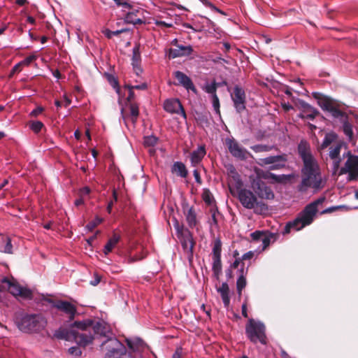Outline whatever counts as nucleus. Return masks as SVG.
<instances>
[{
    "instance_id": "nucleus-35",
    "label": "nucleus",
    "mask_w": 358,
    "mask_h": 358,
    "mask_svg": "<svg viewBox=\"0 0 358 358\" xmlns=\"http://www.w3.org/2000/svg\"><path fill=\"white\" fill-rule=\"evenodd\" d=\"M343 131L350 141L353 138V131L352 124L348 121V118H343Z\"/></svg>"
},
{
    "instance_id": "nucleus-64",
    "label": "nucleus",
    "mask_w": 358,
    "mask_h": 358,
    "mask_svg": "<svg viewBox=\"0 0 358 358\" xmlns=\"http://www.w3.org/2000/svg\"><path fill=\"white\" fill-rule=\"evenodd\" d=\"M182 349L181 348H177L172 358H182Z\"/></svg>"
},
{
    "instance_id": "nucleus-20",
    "label": "nucleus",
    "mask_w": 358,
    "mask_h": 358,
    "mask_svg": "<svg viewBox=\"0 0 358 358\" xmlns=\"http://www.w3.org/2000/svg\"><path fill=\"white\" fill-rule=\"evenodd\" d=\"M164 109L169 113L180 114L186 118V113L184 108L178 99H166L164 103Z\"/></svg>"
},
{
    "instance_id": "nucleus-58",
    "label": "nucleus",
    "mask_w": 358,
    "mask_h": 358,
    "mask_svg": "<svg viewBox=\"0 0 358 358\" xmlns=\"http://www.w3.org/2000/svg\"><path fill=\"white\" fill-rule=\"evenodd\" d=\"M133 90H129V95L126 99L125 103H135L134 101V100L135 99V94Z\"/></svg>"
},
{
    "instance_id": "nucleus-6",
    "label": "nucleus",
    "mask_w": 358,
    "mask_h": 358,
    "mask_svg": "<svg viewBox=\"0 0 358 358\" xmlns=\"http://www.w3.org/2000/svg\"><path fill=\"white\" fill-rule=\"evenodd\" d=\"M238 197L242 206L247 209H253L255 214L262 215L268 210V206L262 201H257L254 193L246 189L238 188Z\"/></svg>"
},
{
    "instance_id": "nucleus-36",
    "label": "nucleus",
    "mask_w": 358,
    "mask_h": 358,
    "mask_svg": "<svg viewBox=\"0 0 358 358\" xmlns=\"http://www.w3.org/2000/svg\"><path fill=\"white\" fill-rule=\"evenodd\" d=\"M129 31L130 29L128 28H123L116 31H110L108 29H105L102 30V33L109 39L111 38L113 36H117L122 33H129Z\"/></svg>"
},
{
    "instance_id": "nucleus-50",
    "label": "nucleus",
    "mask_w": 358,
    "mask_h": 358,
    "mask_svg": "<svg viewBox=\"0 0 358 358\" xmlns=\"http://www.w3.org/2000/svg\"><path fill=\"white\" fill-rule=\"evenodd\" d=\"M204 90L206 93L212 94V96H214V94H217V86L215 85V81L214 80L211 84L206 85Z\"/></svg>"
},
{
    "instance_id": "nucleus-7",
    "label": "nucleus",
    "mask_w": 358,
    "mask_h": 358,
    "mask_svg": "<svg viewBox=\"0 0 358 358\" xmlns=\"http://www.w3.org/2000/svg\"><path fill=\"white\" fill-rule=\"evenodd\" d=\"M245 335L250 341L254 344L258 342L262 345L267 344L266 326L261 321L255 320L253 318L249 319L245 324Z\"/></svg>"
},
{
    "instance_id": "nucleus-33",
    "label": "nucleus",
    "mask_w": 358,
    "mask_h": 358,
    "mask_svg": "<svg viewBox=\"0 0 358 358\" xmlns=\"http://www.w3.org/2000/svg\"><path fill=\"white\" fill-rule=\"evenodd\" d=\"M338 138V136L336 134H335L334 132H330V133H327L325 136H324V138L322 141V143L321 145V148L322 149H324L326 148H327L328 146H329L332 143H334V141H336V140Z\"/></svg>"
},
{
    "instance_id": "nucleus-40",
    "label": "nucleus",
    "mask_w": 358,
    "mask_h": 358,
    "mask_svg": "<svg viewBox=\"0 0 358 358\" xmlns=\"http://www.w3.org/2000/svg\"><path fill=\"white\" fill-rule=\"evenodd\" d=\"M270 178H272L273 180H274L277 182L282 183L285 181L289 180L292 178V175H285V174L275 175L274 173H271Z\"/></svg>"
},
{
    "instance_id": "nucleus-37",
    "label": "nucleus",
    "mask_w": 358,
    "mask_h": 358,
    "mask_svg": "<svg viewBox=\"0 0 358 358\" xmlns=\"http://www.w3.org/2000/svg\"><path fill=\"white\" fill-rule=\"evenodd\" d=\"M303 113L306 115V119H309L310 120H313L317 116L320 115L319 110L311 105H309V106L306 108Z\"/></svg>"
},
{
    "instance_id": "nucleus-63",
    "label": "nucleus",
    "mask_w": 358,
    "mask_h": 358,
    "mask_svg": "<svg viewBox=\"0 0 358 358\" xmlns=\"http://www.w3.org/2000/svg\"><path fill=\"white\" fill-rule=\"evenodd\" d=\"M254 256V252L252 251H249L246 253H245L241 259L242 260H248L251 259Z\"/></svg>"
},
{
    "instance_id": "nucleus-31",
    "label": "nucleus",
    "mask_w": 358,
    "mask_h": 358,
    "mask_svg": "<svg viewBox=\"0 0 358 358\" xmlns=\"http://www.w3.org/2000/svg\"><path fill=\"white\" fill-rule=\"evenodd\" d=\"M187 222L190 228H194L197 224L196 215L193 207L189 208L185 213Z\"/></svg>"
},
{
    "instance_id": "nucleus-57",
    "label": "nucleus",
    "mask_w": 358,
    "mask_h": 358,
    "mask_svg": "<svg viewBox=\"0 0 358 358\" xmlns=\"http://www.w3.org/2000/svg\"><path fill=\"white\" fill-rule=\"evenodd\" d=\"M264 235V233L261 231H255V232L250 234L252 240L256 241H261Z\"/></svg>"
},
{
    "instance_id": "nucleus-46",
    "label": "nucleus",
    "mask_w": 358,
    "mask_h": 358,
    "mask_svg": "<svg viewBox=\"0 0 358 358\" xmlns=\"http://www.w3.org/2000/svg\"><path fill=\"white\" fill-rule=\"evenodd\" d=\"M212 103H213V107L215 111V113L220 116V100L217 94H214V96H212Z\"/></svg>"
},
{
    "instance_id": "nucleus-3",
    "label": "nucleus",
    "mask_w": 358,
    "mask_h": 358,
    "mask_svg": "<svg viewBox=\"0 0 358 358\" xmlns=\"http://www.w3.org/2000/svg\"><path fill=\"white\" fill-rule=\"evenodd\" d=\"M73 322L69 324V329L60 327L55 331L54 337L57 339L66 340L68 341H73L80 347L85 348L92 343L94 336L90 334L80 331L77 327H73Z\"/></svg>"
},
{
    "instance_id": "nucleus-21",
    "label": "nucleus",
    "mask_w": 358,
    "mask_h": 358,
    "mask_svg": "<svg viewBox=\"0 0 358 358\" xmlns=\"http://www.w3.org/2000/svg\"><path fill=\"white\" fill-rule=\"evenodd\" d=\"M343 145L342 142H338L336 145L329 148V156L333 160L332 169L333 174H336L340 168L341 158L340 156L341 148Z\"/></svg>"
},
{
    "instance_id": "nucleus-45",
    "label": "nucleus",
    "mask_w": 358,
    "mask_h": 358,
    "mask_svg": "<svg viewBox=\"0 0 358 358\" xmlns=\"http://www.w3.org/2000/svg\"><path fill=\"white\" fill-rule=\"evenodd\" d=\"M20 292L18 296L23 299H31L33 296L32 292L26 287H21Z\"/></svg>"
},
{
    "instance_id": "nucleus-29",
    "label": "nucleus",
    "mask_w": 358,
    "mask_h": 358,
    "mask_svg": "<svg viewBox=\"0 0 358 358\" xmlns=\"http://www.w3.org/2000/svg\"><path fill=\"white\" fill-rule=\"evenodd\" d=\"M120 240V236L116 233H113L112 237L108 241L106 244L103 252L106 255L110 253L113 249L115 247V245L118 243Z\"/></svg>"
},
{
    "instance_id": "nucleus-32",
    "label": "nucleus",
    "mask_w": 358,
    "mask_h": 358,
    "mask_svg": "<svg viewBox=\"0 0 358 358\" xmlns=\"http://www.w3.org/2000/svg\"><path fill=\"white\" fill-rule=\"evenodd\" d=\"M212 259H213L212 271L213 272L215 277L218 279L220 275L222 273L221 257H212Z\"/></svg>"
},
{
    "instance_id": "nucleus-44",
    "label": "nucleus",
    "mask_w": 358,
    "mask_h": 358,
    "mask_svg": "<svg viewBox=\"0 0 358 358\" xmlns=\"http://www.w3.org/2000/svg\"><path fill=\"white\" fill-rule=\"evenodd\" d=\"M106 78L108 81V83L110 84V85L114 88L116 89V91L117 93H119L120 91V87H119V83L116 78H115L111 74H106Z\"/></svg>"
},
{
    "instance_id": "nucleus-38",
    "label": "nucleus",
    "mask_w": 358,
    "mask_h": 358,
    "mask_svg": "<svg viewBox=\"0 0 358 358\" xmlns=\"http://www.w3.org/2000/svg\"><path fill=\"white\" fill-rule=\"evenodd\" d=\"M221 252H222V242L220 238H216L213 241L212 257H221Z\"/></svg>"
},
{
    "instance_id": "nucleus-28",
    "label": "nucleus",
    "mask_w": 358,
    "mask_h": 358,
    "mask_svg": "<svg viewBox=\"0 0 358 358\" xmlns=\"http://www.w3.org/2000/svg\"><path fill=\"white\" fill-rule=\"evenodd\" d=\"M240 275L236 281V289L238 297L241 298L242 295V291L245 287L247 281L244 275V264L243 263L242 266L240 269Z\"/></svg>"
},
{
    "instance_id": "nucleus-13",
    "label": "nucleus",
    "mask_w": 358,
    "mask_h": 358,
    "mask_svg": "<svg viewBox=\"0 0 358 358\" xmlns=\"http://www.w3.org/2000/svg\"><path fill=\"white\" fill-rule=\"evenodd\" d=\"M121 116L126 126L128 122L135 126L139 116L138 105L136 103H125L121 108Z\"/></svg>"
},
{
    "instance_id": "nucleus-55",
    "label": "nucleus",
    "mask_w": 358,
    "mask_h": 358,
    "mask_svg": "<svg viewBox=\"0 0 358 358\" xmlns=\"http://www.w3.org/2000/svg\"><path fill=\"white\" fill-rule=\"evenodd\" d=\"M69 353L76 357H80L82 355V351L79 347L73 346L69 349Z\"/></svg>"
},
{
    "instance_id": "nucleus-5",
    "label": "nucleus",
    "mask_w": 358,
    "mask_h": 358,
    "mask_svg": "<svg viewBox=\"0 0 358 358\" xmlns=\"http://www.w3.org/2000/svg\"><path fill=\"white\" fill-rule=\"evenodd\" d=\"M313 96L317 100L320 107L324 111L330 113L334 118H348V115L343 110L344 104L338 100L320 92H313Z\"/></svg>"
},
{
    "instance_id": "nucleus-11",
    "label": "nucleus",
    "mask_w": 358,
    "mask_h": 358,
    "mask_svg": "<svg viewBox=\"0 0 358 358\" xmlns=\"http://www.w3.org/2000/svg\"><path fill=\"white\" fill-rule=\"evenodd\" d=\"M336 173L338 176L348 173L349 181L357 180L358 179V156L349 152L344 166L339 168Z\"/></svg>"
},
{
    "instance_id": "nucleus-39",
    "label": "nucleus",
    "mask_w": 358,
    "mask_h": 358,
    "mask_svg": "<svg viewBox=\"0 0 358 358\" xmlns=\"http://www.w3.org/2000/svg\"><path fill=\"white\" fill-rule=\"evenodd\" d=\"M133 55L131 59V64L132 65H137L140 64L141 63V53L139 50V47L136 45L133 48Z\"/></svg>"
},
{
    "instance_id": "nucleus-41",
    "label": "nucleus",
    "mask_w": 358,
    "mask_h": 358,
    "mask_svg": "<svg viewBox=\"0 0 358 358\" xmlns=\"http://www.w3.org/2000/svg\"><path fill=\"white\" fill-rule=\"evenodd\" d=\"M209 113H199L197 115L196 120L202 125L208 126L210 124L208 117Z\"/></svg>"
},
{
    "instance_id": "nucleus-49",
    "label": "nucleus",
    "mask_w": 358,
    "mask_h": 358,
    "mask_svg": "<svg viewBox=\"0 0 358 358\" xmlns=\"http://www.w3.org/2000/svg\"><path fill=\"white\" fill-rule=\"evenodd\" d=\"M291 224V226L293 229H294L296 231H299L303 228L304 227H302V220H301V217L299 215H298L293 221L289 222Z\"/></svg>"
},
{
    "instance_id": "nucleus-19",
    "label": "nucleus",
    "mask_w": 358,
    "mask_h": 358,
    "mask_svg": "<svg viewBox=\"0 0 358 358\" xmlns=\"http://www.w3.org/2000/svg\"><path fill=\"white\" fill-rule=\"evenodd\" d=\"M173 76L177 80V82L173 83L174 85L182 86L187 90H192L194 93H196V89L192 80L185 73L180 71H176L173 72Z\"/></svg>"
},
{
    "instance_id": "nucleus-42",
    "label": "nucleus",
    "mask_w": 358,
    "mask_h": 358,
    "mask_svg": "<svg viewBox=\"0 0 358 358\" xmlns=\"http://www.w3.org/2000/svg\"><path fill=\"white\" fill-rule=\"evenodd\" d=\"M202 199L204 202L208 205H211L213 202V196L209 189H205L202 194Z\"/></svg>"
},
{
    "instance_id": "nucleus-25",
    "label": "nucleus",
    "mask_w": 358,
    "mask_h": 358,
    "mask_svg": "<svg viewBox=\"0 0 358 358\" xmlns=\"http://www.w3.org/2000/svg\"><path fill=\"white\" fill-rule=\"evenodd\" d=\"M0 252L13 254V245L8 236L0 235Z\"/></svg>"
},
{
    "instance_id": "nucleus-54",
    "label": "nucleus",
    "mask_w": 358,
    "mask_h": 358,
    "mask_svg": "<svg viewBox=\"0 0 358 358\" xmlns=\"http://www.w3.org/2000/svg\"><path fill=\"white\" fill-rule=\"evenodd\" d=\"M125 87L127 88L128 90H145L147 89L148 87V85L145 83H143L141 85H125Z\"/></svg>"
},
{
    "instance_id": "nucleus-2",
    "label": "nucleus",
    "mask_w": 358,
    "mask_h": 358,
    "mask_svg": "<svg viewBox=\"0 0 358 358\" xmlns=\"http://www.w3.org/2000/svg\"><path fill=\"white\" fill-rule=\"evenodd\" d=\"M15 323L18 329L26 334H38L47 326L48 322L43 314L23 313L17 316Z\"/></svg>"
},
{
    "instance_id": "nucleus-10",
    "label": "nucleus",
    "mask_w": 358,
    "mask_h": 358,
    "mask_svg": "<svg viewBox=\"0 0 358 358\" xmlns=\"http://www.w3.org/2000/svg\"><path fill=\"white\" fill-rule=\"evenodd\" d=\"M176 229L182 247L184 251L187 253L189 259L191 260L193 257V250L195 245L193 235L189 229L180 227L178 224H177Z\"/></svg>"
},
{
    "instance_id": "nucleus-48",
    "label": "nucleus",
    "mask_w": 358,
    "mask_h": 358,
    "mask_svg": "<svg viewBox=\"0 0 358 358\" xmlns=\"http://www.w3.org/2000/svg\"><path fill=\"white\" fill-rule=\"evenodd\" d=\"M102 220H102L101 218H100V217H96V218H95L94 220H92V221L90 222L87 224L86 228H87L89 231H93V230H94V229L95 227H96L99 224H101V223L102 222Z\"/></svg>"
},
{
    "instance_id": "nucleus-51",
    "label": "nucleus",
    "mask_w": 358,
    "mask_h": 358,
    "mask_svg": "<svg viewBox=\"0 0 358 358\" xmlns=\"http://www.w3.org/2000/svg\"><path fill=\"white\" fill-rule=\"evenodd\" d=\"M255 152H268L271 150V147L266 145H256L251 148Z\"/></svg>"
},
{
    "instance_id": "nucleus-53",
    "label": "nucleus",
    "mask_w": 358,
    "mask_h": 358,
    "mask_svg": "<svg viewBox=\"0 0 358 358\" xmlns=\"http://www.w3.org/2000/svg\"><path fill=\"white\" fill-rule=\"evenodd\" d=\"M36 56L35 55H31L27 57L24 60L20 62L21 66H29L31 62L36 59Z\"/></svg>"
},
{
    "instance_id": "nucleus-18",
    "label": "nucleus",
    "mask_w": 358,
    "mask_h": 358,
    "mask_svg": "<svg viewBox=\"0 0 358 358\" xmlns=\"http://www.w3.org/2000/svg\"><path fill=\"white\" fill-rule=\"evenodd\" d=\"M252 187L254 192L259 198L267 200L274 199L273 190L264 182L258 180L253 183Z\"/></svg>"
},
{
    "instance_id": "nucleus-23",
    "label": "nucleus",
    "mask_w": 358,
    "mask_h": 358,
    "mask_svg": "<svg viewBox=\"0 0 358 358\" xmlns=\"http://www.w3.org/2000/svg\"><path fill=\"white\" fill-rule=\"evenodd\" d=\"M217 291L220 294L224 307L228 308L230 303L229 287L227 282H222L221 286L217 288Z\"/></svg>"
},
{
    "instance_id": "nucleus-24",
    "label": "nucleus",
    "mask_w": 358,
    "mask_h": 358,
    "mask_svg": "<svg viewBox=\"0 0 358 358\" xmlns=\"http://www.w3.org/2000/svg\"><path fill=\"white\" fill-rule=\"evenodd\" d=\"M2 283L6 284L9 292L13 296H18L21 287L14 279L9 280L8 278H3Z\"/></svg>"
},
{
    "instance_id": "nucleus-61",
    "label": "nucleus",
    "mask_w": 358,
    "mask_h": 358,
    "mask_svg": "<svg viewBox=\"0 0 358 358\" xmlns=\"http://www.w3.org/2000/svg\"><path fill=\"white\" fill-rule=\"evenodd\" d=\"M21 66H22L20 64V62L15 64L12 69L9 77H12L15 73L21 71Z\"/></svg>"
},
{
    "instance_id": "nucleus-62",
    "label": "nucleus",
    "mask_w": 358,
    "mask_h": 358,
    "mask_svg": "<svg viewBox=\"0 0 358 358\" xmlns=\"http://www.w3.org/2000/svg\"><path fill=\"white\" fill-rule=\"evenodd\" d=\"M114 1L118 6H122L124 8H129L130 7V4L126 0H114Z\"/></svg>"
},
{
    "instance_id": "nucleus-16",
    "label": "nucleus",
    "mask_w": 358,
    "mask_h": 358,
    "mask_svg": "<svg viewBox=\"0 0 358 358\" xmlns=\"http://www.w3.org/2000/svg\"><path fill=\"white\" fill-rule=\"evenodd\" d=\"M52 306L67 316V322H71V321H73L75 318L76 315L77 314L76 307L71 302L67 301H56L53 303Z\"/></svg>"
},
{
    "instance_id": "nucleus-15",
    "label": "nucleus",
    "mask_w": 358,
    "mask_h": 358,
    "mask_svg": "<svg viewBox=\"0 0 358 358\" xmlns=\"http://www.w3.org/2000/svg\"><path fill=\"white\" fill-rule=\"evenodd\" d=\"M225 145L231 155L235 158L241 160H245L250 155L249 152L242 147L234 138H226Z\"/></svg>"
},
{
    "instance_id": "nucleus-8",
    "label": "nucleus",
    "mask_w": 358,
    "mask_h": 358,
    "mask_svg": "<svg viewBox=\"0 0 358 358\" xmlns=\"http://www.w3.org/2000/svg\"><path fill=\"white\" fill-rule=\"evenodd\" d=\"M101 346H105L107 352L104 358H133L134 353H127L125 346L116 338H109L103 342Z\"/></svg>"
},
{
    "instance_id": "nucleus-47",
    "label": "nucleus",
    "mask_w": 358,
    "mask_h": 358,
    "mask_svg": "<svg viewBox=\"0 0 358 358\" xmlns=\"http://www.w3.org/2000/svg\"><path fill=\"white\" fill-rule=\"evenodd\" d=\"M43 126V122L41 121H32L30 123V128L35 133H38Z\"/></svg>"
},
{
    "instance_id": "nucleus-34",
    "label": "nucleus",
    "mask_w": 358,
    "mask_h": 358,
    "mask_svg": "<svg viewBox=\"0 0 358 358\" xmlns=\"http://www.w3.org/2000/svg\"><path fill=\"white\" fill-rule=\"evenodd\" d=\"M278 235L277 234L269 233L268 234H264L261 241L263 244V250H265L271 242H274Z\"/></svg>"
},
{
    "instance_id": "nucleus-1",
    "label": "nucleus",
    "mask_w": 358,
    "mask_h": 358,
    "mask_svg": "<svg viewBox=\"0 0 358 358\" xmlns=\"http://www.w3.org/2000/svg\"><path fill=\"white\" fill-rule=\"evenodd\" d=\"M298 153L303 162L301 181L297 186L298 191L304 193L310 188L314 192H317L322 189L326 181L322 179L320 166L312 155L310 145L306 141H300Z\"/></svg>"
},
{
    "instance_id": "nucleus-60",
    "label": "nucleus",
    "mask_w": 358,
    "mask_h": 358,
    "mask_svg": "<svg viewBox=\"0 0 358 358\" xmlns=\"http://www.w3.org/2000/svg\"><path fill=\"white\" fill-rule=\"evenodd\" d=\"M44 110V108L41 106H38L34 110H33L30 115L33 117H37L38 115H40L43 111Z\"/></svg>"
},
{
    "instance_id": "nucleus-52",
    "label": "nucleus",
    "mask_w": 358,
    "mask_h": 358,
    "mask_svg": "<svg viewBox=\"0 0 358 358\" xmlns=\"http://www.w3.org/2000/svg\"><path fill=\"white\" fill-rule=\"evenodd\" d=\"M309 103H306L305 101L302 99H298L295 102V106L300 110L302 113L306 109L308 106H309Z\"/></svg>"
},
{
    "instance_id": "nucleus-30",
    "label": "nucleus",
    "mask_w": 358,
    "mask_h": 358,
    "mask_svg": "<svg viewBox=\"0 0 358 358\" xmlns=\"http://www.w3.org/2000/svg\"><path fill=\"white\" fill-rule=\"evenodd\" d=\"M227 174L230 178H231L236 183L237 188L241 187L242 182L240 180V176L236 171L235 167L230 164L227 167Z\"/></svg>"
},
{
    "instance_id": "nucleus-17",
    "label": "nucleus",
    "mask_w": 358,
    "mask_h": 358,
    "mask_svg": "<svg viewBox=\"0 0 358 358\" xmlns=\"http://www.w3.org/2000/svg\"><path fill=\"white\" fill-rule=\"evenodd\" d=\"M231 96L237 113H241L244 111L246 108V96L245 91L239 86L236 85Z\"/></svg>"
},
{
    "instance_id": "nucleus-43",
    "label": "nucleus",
    "mask_w": 358,
    "mask_h": 358,
    "mask_svg": "<svg viewBox=\"0 0 358 358\" xmlns=\"http://www.w3.org/2000/svg\"><path fill=\"white\" fill-rule=\"evenodd\" d=\"M158 141V138L155 136H148L144 137L143 144L146 147H153Z\"/></svg>"
},
{
    "instance_id": "nucleus-14",
    "label": "nucleus",
    "mask_w": 358,
    "mask_h": 358,
    "mask_svg": "<svg viewBox=\"0 0 358 358\" xmlns=\"http://www.w3.org/2000/svg\"><path fill=\"white\" fill-rule=\"evenodd\" d=\"M126 343L133 351V358H145V354L150 350L148 345L141 338H126Z\"/></svg>"
},
{
    "instance_id": "nucleus-59",
    "label": "nucleus",
    "mask_w": 358,
    "mask_h": 358,
    "mask_svg": "<svg viewBox=\"0 0 358 358\" xmlns=\"http://www.w3.org/2000/svg\"><path fill=\"white\" fill-rule=\"evenodd\" d=\"M247 301H248V299H246L244 301V303H243L242 305V307H241V312H242V315L245 317V318H248V308H247Z\"/></svg>"
},
{
    "instance_id": "nucleus-56",
    "label": "nucleus",
    "mask_w": 358,
    "mask_h": 358,
    "mask_svg": "<svg viewBox=\"0 0 358 358\" xmlns=\"http://www.w3.org/2000/svg\"><path fill=\"white\" fill-rule=\"evenodd\" d=\"M341 208H342V206H331V207H329V208H327L323 210L322 211H321L320 213V214L324 215V214L332 213L338 210V209H341Z\"/></svg>"
},
{
    "instance_id": "nucleus-12",
    "label": "nucleus",
    "mask_w": 358,
    "mask_h": 358,
    "mask_svg": "<svg viewBox=\"0 0 358 358\" xmlns=\"http://www.w3.org/2000/svg\"><path fill=\"white\" fill-rule=\"evenodd\" d=\"M287 162V155L282 154L260 158L258 159L257 164L262 167L268 166L269 170H279L285 167Z\"/></svg>"
},
{
    "instance_id": "nucleus-22",
    "label": "nucleus",
    "mask_w": 358,
    "mask_h": 358,
    "mask_svg": "<svg viewBox=\"0 0 358 358\" xmlns=\"http://www.w3.org/2000/svg\"><path fill=\"white\" fill-rule=\"evenodd\" d=\"M193 52L191 45H176V48H170L169 50V59H174L176 57L189 56Z\"/></svg>"
},
{
    "instance_id": "nucleus-9",
    "label": "nucleus",
    "mask_w": 358,
    "mask_h": 358,
    "mask_svg": "<svg viewBox=\"0 0 358 358\" xmlns=\"http://www.w3.org/2000/svg\"><path fill=\"white\" fill-rule=\"evenodd\" d=\"M325 201L326 196H322L305 206L299 214L301 220H302V227H306L313 223L318 212L319 206L322 205Z\"/></svg>"
},
{
    "instance_id": "nucleus-4",
    "label": "nucleus",
    "mask_w": 358,
    "mask_h": 358,
    "mask_svg": "<svg viewBox=\"0 0 358 358\" xmlns=\"http://www.w3.org/2000/svg\"><path fill=\"white\" fill-rule=\"evenodd\" d=\"M73 327H77L80 331L91 334L95 339V335L108 338L112 334L110 327L103 321H95L92 319H85L81 321L73 322Z\"/></svg>"
},
{
    "instance_id": "nucleus-26",
    "label": "nucleus",
    "mask_w": 358,
    "mask_h": 358,
    "mask_svg": "<svg viewBox=\"0 0 358 358\" xmlns=\"http://www.w3.org/2000/svg\"><path fill=\"white\" fill-rule=\"evenodd\" d=\"M172 173H176L178 176L181 178H186L188 175V171L185 165L180 162H176L171 167Z\"/></svg>"
},
{
    "instance_id": "nucleus-27",
    "label": "nucleus",
    "mask_w": 358,
    "mask_h": 358,
    "mask_svg": "<svg viewBox=\"0 0 358 358\" xmlns=\"http://www.w3.org/2000/svg\"><path fill=\"white\" fill-rule=\"evenodd\" d=\"M206 155L204 145L199 146L196 150H194L191 155V162L194 165L201 162Z\"/></svg>"
}]
</instances>
